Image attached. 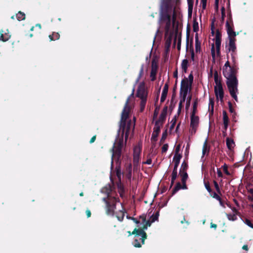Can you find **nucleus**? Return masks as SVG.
Masks as SVG:
<instances>
[{"label":"nucleus","mask_w":253,"mask_h":253,"mask_svg":"<svg viewBox=\"0 0 253 253\" xmlns=\"http://www.w3.org/2000/svg\"><path fill=\"white\" fill-rule=\"evenodd\" d=\"M134 91V89L133 88L132 93L128 97L126 101L122 113L120 128L113 147L112 148L111 169L113 168V161H119L120 160L123 148L126 143L129 132L134 127V125L131 121L127 122V119L130 111L129 101L131 97H133Z\"/></svg>","instance_id":"obj_1"},{"label":"nucleus","mask_w":253,"mask_h":253,"mask_svg":"<svg viewBox=\"0 0 253 253\" xmlns=\"http://www.w3.org/2000/svg\"><path fill=\"white\" fill-rule=\"evenodd\" d=\"M159 213L152 216L150 217V221L146 220V216L144 215L140 216L139 219L137 220L134 218H131L132 220L137 224L138 229H135L132 234H135L133 245L135 247H140L141 244L144 243V240L146 239V233L144 230L147 229L148 226H150L152 223L157 220L158 219Z\"/></svg>","instance_id":"obj_2"},{"label":"nucleus","mask_w":253,"mask_h":253,"mask_svg":"<svg viewBox=\"0 0 253 253\" xmlns=\"http://www.w3.org/2000/svg\"><path fill=\"white\" fill-rule=\"evenodd\" d=\"M224 76L227 79V85L231 96L238 102V81L231 68L223 69Z\"/></svg>","instance_id":"obj_3"},{"label":"nucleus","mask_w":253,"mask_h":253,"mask_svg":"<svg viewBox=\"0 0 253 253\" xmlns=\"http://www.w3.org/2000/svg\"><path fill=\"white\" fill-rule=\"evenodd\" d=\"M101 192L106 194L107 198H104L103 200L106 203V213L108 215H113L116 209V204L119 202L118 199L112 194V187L110 185H107L101 189Z\"/></svg>","instance_id":"obj_4"},{"label":"nucleus","mask_w":253,"mask_h":253,"mask_svg":"<svg viewBox=\"0 0 253 253\" xmlns=\"http://www.w3.org/2000/svg\"><path fill=\"white\" fill-rule=\"evenodd\" d=\"M214 82L215 85L214 86V92L216 98L221 102L223 101L224 97V91L220 81L218 80L217 75H214Z\"/></svg>","instance_id":"obj_5"},{"label":"nucleus","mask_w":253,"mask_h":253,"mask_svg":"<svg viewBox=\"0 0 253 253\" xmlns=\"http://www.w3.org/2000/svg\"><path fill=\"white\" fill-rule=\"evenodd\" d=\"M214 42L211 45V53L213 58H215V47L217 54L220 53L221 45V35L218 31H217L214 39H213Z\"/></svg>","instance_id":"obj_6"},{"label":"nucleus","mask_w":253,"mask_h":253,"mask_svg":"<svg viewBox=\"0 0 253 253\" xmlns=\"http://www.w3.org/2000/svg\"><path fill=\"white\" fill-rule=\"evenodd\" d=\"M190 122V133L192 134H195L199 126V118L196 115H191Z\"/></svg>","instance_id":"obj_7"},{"label":"nucleus","mask_w":253,"mask_h":253,"mask_svg":"<svg viewBox=\"0 0 253 253\" xmlns=\"http://www.w3.org/2000/svg\"><path fill=\"white\" fill-rule=\"evenodd\" d=\"M193 77L192 75L191 74L189 75L188 78H185L182 80L181 82V86H180V91L183 92V87L184 86H187V93L190 91L191 86L193 82Z\"/></svg>","instance_id":"obj_8"},{"label":"nucleus","mask_w":253,"mask_h":253,"mask_svg":"<svg viewBox=\"0 0 253 253\" xmlns=\"http://www.w3.org/2000/svg\"><path fill=\"white\" fill-rule=\"evenodd\" d=\"M147 91L145 88L144 82H141L139 84L137 90L136 96L139 98L147 97Z\"/></svg>","instance_id":"obj_9"},{"label":"nucleus","mask_w":253,"mask_h":253,"mask_svg":"<svg viewBox=\"0 0 253 253\" xmlns=\"http://www.w3.org/2000/svg\"><path fill=\"white\" fill-rule=\"evenodd\" d=\"M180 175L181 176V180L183 184V186L181 187L180 183H177L175 187V190L177 191L181 189H186V181L188 178V174L186 171L180 172Z\"/></svg>","instance_id":"obj_10"},{"label":"nucleus","mask_w":253,"mask_h":253,"mask_svg":"<svg viewBox=\"0 0 253 253\" xmlns=\"http://www.w3.org/2000/svg\"><path fill=\"white\" fill-rule=\"evenodd\" d=\"M183 92L180 91V100L178 104V112H180L181 110V108L182 106V104L184 103L186 100L187 95V88L188 87L186 85V86H184L183 87Z\"/></svg>","instance_id":"obj_11"},{"label":"nucleus","mask_w":253,"mask_h":253,"mask_svg":"<svg viewBox=\"0 0 253 253\" xmlns=\"http://www.w3.org/2000/svg\"><path fill=\"white\" fill-rule=\"evenodd\" d=\"M226 28L228 35L229 40L230 39H235L236 34L234 31L232 26L229 24L228 21L226 22Z\"/></svg>","instance_id":"obj_12"},{"label":"nucleus","mask_w":253,"mask_h":253,"mask_svg":"<svg viewBox=\"0 0 253 253\" xmlns=\"http://www.w3.org/2000/svg\"><path fill=\"white\" fill-rule=\"evenodd\" d=\"M179 149V146H178L176 147V152H175V153L174 154V156L173 159L174 163V168H177V167L179 164V163H180V160L182 157V156L180 154L178 153Z\"/></svg>","instance_id":"obj_13"},{"label":"nucleus","mask_w":253,"mask_h":253,"mask_svg":"<svg viewBox=\"0 0 253 253\" xmlns=\"http://www.w3.org/2000/svg\"><path fill=\"white\" fill-rule=\"evenodd\" d=\"M228 51L231 53L236 52V46L235 44V39H230L229 40Z\"/></svg>","instance_id":"obj_14"},{"label":"nucleus","mask_w":253,"mask_h":253,"mask_svg":"<svg viewBox=\"0 0 253 253\" xmlns=\"http://www.w3.org/2000/svg\"><path fill=\"white\" fill-rule=\"evenodd\" d=\"M168 92V85L166 84L163 89L161 97V102H163L166 99L167 93Z\"/></svg>","instance_id":"obj_15"},{"label":"nucleus","mask_w":253,"mask_h":253,"mask_svg":"<svg viewBox=\"0 0 253 253\" xmlns=\"http://www.w3.org/2000/svg\"><path fill=\"white\" fill-rule=\"evenodd\" d=\"M0 41L6 42L8 41L10 38V35L9 34L8 32H5L4 33L3 31H0Z\"/></svg>","instance_id":"obj_16"},{"label":"nucleus","mask_w":253,"mask_h":253,"mask_svg":"<svg viewBox=\"0 0 253 253\" xmlns=\"http://www.w3.org/2000/svg\"><path fill=\"white\" fill-rule=\"evenodd\" d=\"M195 51L196 53L201 51V42L199 40L198 33L195 35Z\"/></svg>","instance_id":"obj_17"},{"label":"nucleus","mask_w":253,"mask_h":253,"mask_svg":"<svg viewBox=\"0 0 253 253\" xmlns=\"http://www.w3.org/2000/svg\"><path fill=\"white\" fill-rule=\"evenodd\" d=\"M166 110H167V108H166ZM166 116H167L166 111L163 110V111L161 113L158 120H157L156 122V123H159V124L163 125L164 121L166 119Z\"/></svg>","instance_id":"obj_18"},{"label":"nucleus","mask_w":253,"mask_h":253,"mask_svg":"<svg viewBox=\"0 0 253 253\" xmlns=\"http://www.w3.org/2000/svg\"><path fill=\"white\" fill-rule=\"evenodd\" d=\"M209 148H208V145H207V140H206L204 143V145H203V149H202V160L203 159V158L204 157V156L205 155H208L209 152Z\"/></svg>","instance_id":"obj_19"},{"label":"nucleus","mask_w":253,"mask_h":253,"mask_svg":"<svg viewBox=\"0 0 253 253\" xmlns=\"http://www.w3.org/2000/svg\"><path fill=\"white\" fill-rule=\"evenodd\" d=\"M162 125H163L159 124V123H155L152 136H154L155 134H156V135H158L160 131V129Z\"/></svg>","instance_id":"obj_20"},{"label":"nucleus","mask_w":253,"mask_h":253,"mask_svg":"<svg viewBox=\"0 0 253 253\" xmlns=\"http://www.w3.org/2000/svg\"><path fill=\"white\" fill-rule=\"evenodd\" d=\"M232 210L235 213L233 214H227L226 215L229 220L234 221L237 219L236 213H237L238 211H237V209H236L234 208H233Z\"/></svg>","instance_id":"obj_21"},{"label":"nucleus","mask_w":253,"mask_h":253,"mask_svg":"<svg viewBox=\"0 0 253 253\" xmlns=\"http://www.w3.org/2000/svg\"><path fill=\"white\" fill-rule=\"evenodd\" d=\"M223 120L225 129H227L228 126L229 119L225 111L223 112Z\"/></svg>","instance_id":"obj_22"},{"label":"nucleus","mask_w":253,"mask_h":253,"mask_svg":"<svg viewBox=\"0 0 253 253\" xmlns=\"http://www.w3.org/2000/svg\"><path fill=\"white\" fill-rule=\"evenodd\" d=\"M226 145L227 146V148L229 150H232L235 146V143L233 139L227 138H226Z\"/></svg>","instance_id":"obj_23"},{"label":"nucleus","mask_w":253,"mask_h":253,"mask_svg":"<svg viewBox=\"0 0 253 253\" xmlns=\"http://www.w3.org/2000/svg\"><path fill=\"white\" fill-rule=\"evenodd\" d=\"M141 147L139 145L135 146L133 148V156L140 157Z\"/></svg>","instance_id":"obj_24"},{"label":"nucleus","mask_w":253,"mask_h":253,"mask_svg":"<svg viewBox=\"0 0 253 253\" xmlns=\"http://www.w3.org/2000/svg\"><path fill=\"white\" fill-rule=\"evenodd\" d=\"M177 168H174L172 173V175H171V182L172 184H173L174 182V181L177 177Z\"/></svg>","instance_id":"obj_25"},{"label":"nucleus","mask_w":253,"mask_h":253,"mask_svg":"<svg viewBox=\"0 0 253 253\" xmlns=\"http://www.w3.org/2000/svg\"><path fill=\"white\" fill-rule=\"evenodd\" d=\"M188 62L187 59L183 60L181 63V68L182 70L186 73L188 67Z\"/></svg>","instance_id":"obj_26"},{"label":"nucleus","mask_w":253,"mask_h":253,"mask_svg":"<svg viewBox=\"0 0 253 253\" xmlns=\"http://www.w3.org/2000/svg\"><path fill=\"white\" fill-rule=\"evenodd\" d=\"M141 99L140 101V111L142 112L144 110V108L145 107L146 101H147V98H140Z\"/></svg>","instance_id":"obj_27"},{"label":"nucleus","mask_w":253,"mask_h":253,"mask_svg":"<svg viewBox=\"0 0 253 253\" xmlns=\"http://www.w3.org/2000/svg\"><path fill=\"white\" fill-rule=\"evenodd\" d=\"M117 217L118 220L121 221L123 220L125 216V212L123 210H120L119 212L117 213Z\"/></svg>","instance_id":"obj_28"},{"label":"nucleus","mask_w":253,"mask_h":253,"mask_svg":"<svg viewBox=\"0 0 253 253\" xmlns=\"http://www.w3.org/2000/svg\"><path fill=\"white\" fill-rule=\"evenodd\" d=\"M16 18L18 21H21L25 18V15L23 12L19 11L16 15Z\"/></svg>","instance_id":"obj_29"},{"label":"nucleus","mask_w":253,"mask_h":253,"mask_svg":"<svg viewBox=\"0 0 253 253\" xmlns=\"http://www.w3.org/2000/svg\"><path fill=\"white\" fill-rule=\"evenodd\" d=\"M171 0H162L161 1V8H167L169 4V3Z\"/></svg>","instance_id":"obj_30"},{"label":"nucleus","mask_w":253,"mask_h":253,"mask_svg":"<svg viewBox=\"0 0 253 253\" xmlns=\"http://www.w3.org/2000/svg\"><path fill=\"white\" fill-rule=\"evenodd\" d=\"M188 4V13L191 14L193 10V2L192 0H187Z\"/></svg>","instance_id":"obj_31"},{"label":"nucleus","mask_w":253,"mask_h":253,"mask_svg":"<svg viewBox=\"0 0 253 253\" xmlns=\"http://www.w3.org/2000/svg\"><path fill=\"white\" fill-rule=\"evenodd\" d=\"M60 35L58 33H54L52 35H49V38L51 41L56 40L59 39Z\"/></svg>","instance_id":"obj_32"},{"label":"nucleus","mask_w":253,"mask_h":253,"mask_svg":"<svg viewBox=\"0 0 253 253\" xmlns=\"http://www.w3.org/2000/svg\"><path fill=\"white\" fill-rule=\"evenodd\" d=\"M193 30L194 32L197 33L199 31V24L198 22L194 21L193 24Z\"/></svg>","instance_id":"obj_33"},{"label":"nucleus","mask_w":253,"mask_h":253,"mask_svg":"<svg viewBox=\"0 0 253 253\" xmlns=\"http://www.w3.org/2000/svg\"><path fill=\"white\" fill-rule=\"evenodd\" d=\"M213 107H214V101L212 99L210 98L209 103V110H211L212 112H213Z\"/></svg>","instance_id":"obj_34"},{"label":"nucleus","mask_w":253,"mask_h":253,"mask_svg":"<svg viewBox=\"0 0 253 253\" xmlns=\"http://www.w3.org/2000/svg\"><path fill=\"white\" fill-rule=\"evenodd\" d=\"M187 168H188L187 164L184 162H183L181 165V169H180V172L186 171Z\"/></svg>","instance_id":"obj_35"},{"label":"nucleus","mask_w":253,"mask_h":253,"mask_svg":"<svg viewBox=\"0 0 253 253\" xmlns=\"http://www.w3.org/2000/svg\"><path fill=\"white\" fill-rule=\"evenodd\" d=\"M139 158L140 157L133 156V165L134 167H137L138 165L139 162Z\"/></svg>","instance_id":"obj_36"},{"label":"nucleus","mask_w":253,"mask_h":253,"mask_svg":"<svg viewBox=\"0 0 253 253\" xmlns=\"http://www.w3.org/2000/svg\"><path fill=\"white\" fill-rule=\"evenodd\" d=\"M156 74V69L152 68L151 72V74H150V77L151 78L152 81H154L155 80Z\"/></svg>","instance_id":"obj_37"},{"label":"nucleus","mask_w":253,"mask_h":253,"mask_svg":"<svg viewBox=\"0 0 253 253\" xmlns=\"http://www.w3.org/2000/svg\"><path fill=\"white\" fill-rule=\"evenodd\" d=\"M118 188L120 196L123 197L124 193V189L121 183L118 185Z\"/></svg>","instance_id":"obj_38"},{"label":"nucleus","mask_w":253,"mask_h":253,"mask_svg":"<svg viewBox=\"0 0 253 253\" xmlns=\"http://www.w3.org/2000/svg\"><path fill=\"white\" fill-rule=\"evenodd\" d=\"M222 168L223 169V170L224 173L226 174H227V175H230V173L228 170V166H227L226 164H224V165L222 166Z\"/></svg>","instance_id":"obj_39"},{"label":"nucleus","mask_w":253,"mask_h":253,"mask_svg":"<svg viewBox=\"0 0 253 253\" xmlns=\"http://www.w3.org/2000/svg\"><path fill=\"white\" fill-rule=\"evenodd\" d=\"M248 191L250 193V195L248 196V198L250 201H253V189H250L248 190Z\"/></svg>","instance_id":"obj_40"},{"label":"nucleus","mask_w":253,"mask_h":253,"mask_svg":"<svg viewBox=\"0 0 253 253\" xmlns=\"http://www.w3.org/2000/svg\"><path fill=\"white\" fill-rule=\"evenodd\" d=\"M197 102H195L193 105V111H192L191 115H195L196 110H197Z\"/></svg>","instance_id":"obj_41"},{"label":"nucleus","mask_w":253,"mask_h":253,"mask_svg":"<svg viewBox=\"0 0 253 253\" xmlns=\"http://www.w3.org/2000/svg\"><path fill=\"white\" fill-rule=\"evenodd\" d=\"M143 67H142L140 70L139 76L136 81V83H138V81H139L140 78L142 77V76L143 75Z\"/></svg>","instance_id":"obj_42"},{"label":"nucleus","mask_w":253,"mask_h":253,"mask_svg":"<svg viewBox=\"0 0 253 253\" xmlns=\"http://www.w3.org/2000/svg\"><path fill=\"white\" fill-rule=\"evenodd\" d=\"M213 183L217 192H218V193H220V190L217 182L215 181H214Z\"/></svg>","instance_id":"obj_43"},{"label":"nucleus","mask_w":253,"mask_h":253,"mask_svg":"<svg viewBox=\"0 0 253 253\" xmlns=\"http://www.w3.org/2000/svg\"><path fill=\"white\" fill-rule=\"evenodd\" d=\"M168 145L167 144H164L162 148V152L165 153L167 152L168 149Z\"/></svg>","instance_id":"obj_44"},{"label":"nucleus","mask_w":253,"mask_h":253,"mask_svg":"<svg viewBox=\"0 0 253 253\" xmlns=\"http://www.w3.org/2000/svg\"><path fill=\"white\" fill-rule=\"evenodd\" d=\"M245 223L249 227L252 228H253V224L251 222V221L250 220L246 219Z\"/></svg>","instance_id":"obj_45"},{"label":"nucleus","mask_w":253,"mask_h":253,"mask_svg":"<svg viewBox=\"0 0 253 253\" xmlns=\"http://www.w3.org/2000/svg\"><path fill=\"white\" fill-rule=\"evenodd\" d=\"M212 197H213V198H215L218 201H220V200H221L220 196L216 193H214L213 194Z\"/></svg>","instance_id":"obj_46"},{"label":"nucleus","mask_w":253,"mask_h":253,"mask_svg":"<svg viewBox=\"0 0 253 253\" xmlns=\"http://www.w3.org/2000/svg\"><path fill=\"white\" fill-rule=\"evenodd\" d=\"M205 187H206V189L207 190V191L209 193H211V187H210L209 184L205 183Z\"/></svg>","instance_id":"obj_47"},{"label":"nucleus","mask_w":253,"mask_h":253,"mask_svg":"<svg viewBox=\"0 0 253 253\" xmlns=\"http://www.w3.org/2000/svg\"><path fill=\"white\" fill-rule=\"evenodd\" d=\"M228 105L230 112L231 113H234V109L232 108V104L230 102H228Z\"/></svg>","instance_id":"obj_48"},{"label":"nucleus","mask_w":253,"mask_h":253,"mask_svg":"<svg viewBox=\"0 0 253 253\" xmlns=\"http://www.w3.org/2000/svg\"><path fill=\"white\" fill-rule=\"evenodd\" d=\"M227 68H231L229 65V62L227 61L224 64L223 69H226Z\"/></svg>","instance_id":"obj_49"},{"label":"nucleus","mask_w":253,"mask_h":253,"mask_svg":"<svg viewBox=\"0 0 253 253\" xmlns=\"http://www.w3.org/2000/svg\"><path fill=\"white\" fill-rule=\"evenodd\" d=\"M217 175L219 177H223V174L219 169H217Z\"/></svg>","instance_id":"obj_50"},{"label":"nucleus","mask_w":253,"mask_h":253,"mask_svg":"<svg viewBox=\"0 0 253 253\" xmlns=\"http://www.w3.org/2000/svg\"><path fill=\"white\" fill-rule=\"evenodd\" d=\"M231 57H232V60L234 62H235V60H236V52L235 53H231Z\"/></svg>","instance_id":"obj_51"},{"label":"nucleus","mask_w":253,"mask_h":253,"mask_svg":"<svg viewBox=\"0 0 253 253\" xmlns=\"http://www.w3.org/2000/svg\"><path fill=\"white\" fill-rule=\"evenodd\" d=\"M143 163L145 164L150 165L152 163V160L150 159H148L146 162H144Z\"/></svg>","instance_id":"obj_52"},{"label":"nucleus","mask_w":253,"mask_h":253,"mask_svg":"<svg viewBox=\"0 0 253 253\" xmlns=\"http://www.w3.org/2000/svg\"><path fill=\"white\" fill-rule=\"evenodd\" d=\"M175 122H176V120L175 119H173L171 121V123H172L171 124V127H173L175 124Z\"/></svg>","instance_id":"obj_53"},{"label":"nucleus","mask_w":253,"mask_h":253,"mask_svg":"<svg viewBox=\"0 0 253 253\" xmlns=\"http://www.w3.org/2000/svg\"><path fill=\"white\" fill-rule=\"evenodd\" d=\"M191 58L192 61H194V52L193 50H192L191 51Z\"/></svg>","instance_id":"obj_54"},{"label":"nucleus","mask_w":253,"mask_h":253,"mask_svg":"<svg viewBox=\"0 0 253 253\" xmlns=\"http://www.w3.org/2000/svg\"><path fill=\"white\" fill-rule=\"evenodd\" d=\"M203 8L205 9L206 7V0H202Z\"/></svg>","instance_id":"obj_55"},{"label":"nucleus","mask_w":253,"mask_h":253,"mask_svg":"<svg viewBox=\"0 0 253 253\" xmlns=\"http://www.w3.org/2000/svg\"><path fill=\"white\" fill-rule=\"evenodd\" d=\"M221 13H222V19H223L224 16H225V13H224V7L222 8Z\"/></svg>","instance_id":"obj_56"},{"label":"nucleus","mask_w":253,"mask_h":253,"mask_svg":"<svg viewBox=\"0 0 253 253\" xmlns=\"http://www.w3.org/2000/svg\"><path fill=\"white\" fill-rule=\"evenodd\" d=\"M86 215H87V217H90V215H91V212H90V211L89 210H87V211H86Z\"/></svg>","instance_id":"obj_57"},{"label":"nucleus","mask_w":253,"mask_h":253,"mask_svg":"<svg viewBox=\"0 0 253 253\" xmlns=\"http://www.w3.org/2000/svg\"><path fill=\"white\" fill-rule=\"evenodd\" d=\"M96 137L95 136H93L90 139V143L93 142L95 140Z\"/></svg>","instance_id":"obj_58"},{"label":"nucleus","mask_w":253,"mask_h":253,"mask_svg":"<svg viewBox=\"0 0 253 253\" xmlns=\"http://www.w3.org/2000/svg\"><path fill=\"white\" fill-rule=\"evenodd\" d=\"M243 250H245L246 251H248V246L247 245H244L243 246Z\"/></svg>","instance_id":"obj_59"},{"label":"nucleus","mask_w":253,"mask_h":253,"mask_svg":"<svg viewBox=\"0 0 253 253\" xmlns=\"http://www.w3.org/2000/svg\"><path fill=\"white\" fill-rule=\"evenodd\" d=\"M177 75H178V73H177V71H176L175 72H174V73L173 74V76H174V78H177Z\"/></svg>","instance_id":"obj_60"},{"label":"nucleus","mask_w":253,"mask_h":253,"mask_svg":"<svg viewBox=\"0 0 253 253\" xmlns=\"http://www.w3.org/2000/svg\"><path fill=\"white\" fill-rule=\"evenodd\" d=\"M219 204H220V206H222L223 208H225L224 204L223 203V202H222L221 200H220V201H219Z\"/></svg>","instance_id":"obj_61"},{"label":"nucleus","mask_w":253,"mask_h":253,"mask_svg":"<svg viewBox=\"0 0 253 253\" xmlns=\"http://www.w3.org/2000/svg\"><path fill=\"white\" fill-rule=\"evenodd\" d=\"M211 227L215 228L216 227V225L214 224H211Z\"/></svg>","instance_id":"obj_62"},{"label":"nucleus","mask_w":253,"mask_h":253,"mask_svg":"<svg viewBox=\"0 0 253 253\" xmlns=\"http://www.w3.org/2000/svg\"><path fill=\"white\" fill-rule=\"evenodd\" d=\"M234 202H235V204H236L237 206H238V202H237V200L234 199Z\"/></svg>","instance_id":"obj_63"},{"label":"nucleus","mask_w":253,"mask_h":253,"mask_svg":"<svg viewBox=\"0 0 253 253\" xmlns=\"http://www.w3.org/2000/svg\"><path fill=\"white\" fill-rule=\"evenodd\" d=\"M36 26L39 27L40 28H41V25L40 24H37Z\"/></svg>","instance_id":"obj_64"}]
</instances>
